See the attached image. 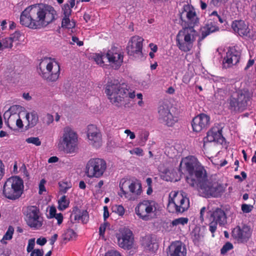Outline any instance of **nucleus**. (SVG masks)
I'll list each match as a JSON object with an SVG mask.
<instances>
[{"label":"nucleus","mask_w":256,"mask_h":256,"mask_svg":"<svg viewBox=\"0 0 256 256\" xmlns=\"http://www.w3.org/2000/svg\"><path fill=\"white\" fill-rule=\"evenodd\" d=\"M16 106H11L8 110H6L4 114V118L5 120H9L12 116H14V111L16 108Z\"/></svg>","instance_id":"obj_39"},{"label":"nucleus","mask_w":256,"mask_h":256,"mask_svg":"<svg viewBox=\"0 0 256 256\" xmlns=\"http://www.w3.org/2000/svg\"><path fill=\"white\" fill-rule=\"evenodd\" d=\"M202 236L200 234V231L194 230L192 232V238L194 244L198 245L201 240Z\"/></svg>","instance_id":"obj_40"},{"label":"nucleus","mask_w":256,"mask_h":256,"mask_svg":"<svg viewBox=\"0 0 256 256\" xmlns=\"http://www.w3.org/2000/svg\"><path fill=\"white\" fill-rule=\"evenodd\" d=\"M35 245L34 238H31L28 240V245L27 246L26 250L28 252H32L34 250Z\"/></svg>","instance_id":"obj_50"},{"label":"nucleus","mask_w":256,"mask_h":256,"mask_svg":"<svg viewBox=\"0 0 256 256\" xmlns=\"http://www.w3.org/2000/svg\"><path fill=\"white\" fill-rule=\"evenodd\" d=\"M26 119L28 122V126L32 128L36 125L38 122V116L36 112L32 110L28 112L26 116Z\"/></svg>","instance_id":"obj_28"},{"label":"nucleus","mask_w":256,"mask_h":256,"mask_svg":"<svg viewBox=\"0 0 256 256\" xmlns=\"http://www.w3.org/2000/svg\"><path fill=\"white\" fill-rule=\"evenodd\" d=\"M225 94V90L222 88H218L216 92L214 94V96L216 100H221Z\"/></svg>","instance_id":"obj_45"},{"label":"nucleus","mask_w":256,"mask_h":256,"mask_svg":"<svg viewBox=\"0 0 256 256\" xmlns=\"http://www.w3.org/2000/svg\"><path fill=\"white\" fill-rule=\"evenodd\" d=\"M158 120L168 126H172L178 120L177 117L174 116L170 112L168 104H162L158 108Z\"/></svg>","instance_id":"obj_14"},{"label":"nucleus","mask_w":256,"mask_h":256,"mask_svg":"<svg viewBox=\"0 0 256 256\" xmlns=\"http://www.w3.org/2000/svg\"><path fill=\"white\" fill-rule=\"evenodd\" d=\"M214 18H210L206 24L201 28V37L200 39L203 40L210 34L216 32L219 30L217 26V22L215 21Z\"/></svg>","instance_id":"obj_23"},{"label":"nucleus","mask_w":256,"mask_h":256,"mask_svg":"<svg viewBox=\"0 0 256 256\" xmlns=\"http://www.w3.org/2000/svg\"><path fill=\"white\" fill-rule=\"evenodd\" d=\"M232 27L234 32L240 36H247L250 31L248 24L242 20L233 22Z\"/></svg>","instance_id":"obj_26"},{"label":"nucleus","mask_w":256,"mask_h":256,"mask_svg":"<svg viewBox=\"0 0 256 256\" xmlns=\"http://www.w3.org/2000/svg\"><path fill=\"white\" fill-rule=\"evenodd\" d=\"M173 200L178 205V210L181 213L186 210L190 206L188 198L184 196L183 193H174L173 196Z\"/></svg>","instance_id":"obj_25"},{"label":"nucleus","mask_w":256,"mask_h":256,"mask_svg":"<svg viewBox=\"0 0 256 256\" xmlns=\"http://www.w3.org/2000/svg\"><path fill=\"white\" fill-rule=\"evenodd\" d=\"M106 56L111 66L114 69L118 68L122 63L123 56L116 48L108 50Z\"/></svg>","instance_id":"obj_20"},{"label":"nucleus","mask_w":256,"mask_h":256,"mask_svg":"<svg viewBox=\"0 0 256 256\" xmlns=\"http://www.w3.org/2000/svg\"><path fill=\"white\" fill-rule=\"evenodd\" d=\"M26 224L34 230H40L42 226L44 218L38 207L28 206L22 208Z\"/></svg>","instance_id":"obj_7"},{"label":"nucleus","mask_w":256,"mask_h":256,"mask_svg":"<svg viewBox=\"0 0 256 256\" xmlns=\"http://www.w3.org/2000/svg\"><path fill=\"white\" fill-rule=\"evenodd\" d=\"M230 210V207L228 206H221L220 208H213L209 212L210 222L208 224L209 230L213 236L214 234L217 230L218 225L220 226H224L227 224V214Z\"/></svg>","instance_id":"obj_5"},{"label":"nucleus","mask_w":256,"mask_h":256,"mask_svg":"<svg viewBox=\"0 0 256 256\" xmlns=\"http://www.w3.org/2000/svg\"><path fill=\"white\" fill-rule=\"evenodd\" d=\"M240 52L234 48L228 49L223 61V67L228 68L236 64L240 60Z\"/></svg>","instance_id":"obj_18"},{"label":"nucleus","mask_w":256,"mask_h":256,"mask_svg":"<svg viewBox=\"0 0 256 256\" xmlns=\"http://www.w3.org/2000/svg\"><path fill=\"white\" fill-rule=\"evenodd\" d=\"M72 214L75 220H81L84 224H86L89 220V215L86 210H80L78 206L72 208Z\"/></svg>","instance_id":"obj_27"},{"label":"nucleus","mask_w":256,"mask_h":256,"mask_svg":"<svg viewBox=\"0 0 256 256\" xmlns=\"http://www.w3.org/2000/svg\"><path fill=\"white\" fill-rule=\"evenodd\" d=\"M210 124V118L204 114H200L195 116L192 122L193 130L196 132H200L206 128Z\"/></svg>","instance_id":"obj_19"},{"label":"nucleus","mask_w":256,"mask_h":256,"mask_svg":"<svg viewBox=\"0 0 256 256\" xmlns=\"http://www.w3.org/2000/svg\"><path fill=\"white\" fill-rule=\"evenodd\" d=\"M122 192H142V185L140 180L135 178H124L120 182Z\"/></svg>","instance_id":"obj_15"},{"label":"nucleus","mask_w":256,"mask_h":256,"mask_svg":"<svg viewBox=\"0 0 256 256\" xmlns=\"http://www.w3.org/2000/svg\"><path fill=\"white\" fill-rule=\"evenodd\" d=\"M4 50L5 48H12L14 39L12 37L6 38L1 40Z\"/></svg>","instance_id":"obj_36"},{"label":"nucleus","mask_w":256,"mask_h":256,"mask_svg":"<svg viewBox=\"0 0 256 256\" xmlns=\"http://www.w3.org/2000/svg\"><path fill=\"white\" fill-rule=\"evenodd\" d=\"M112 212L118 214L120 216H122L125 213V209L122 205L116 204L112 206Z\"/></svg>","instance_id":"obj_37"},{"label":"nucleus","mask_w":256,"mask_h":256,"mask_svg":"<svg viewBox=\"0 0 256 256\" xmlns=\"http://www.w3.org/2000/svg\"><path fill=\"white\" fill-rule=\"evenodd\" d=\"M106 59V54L100 55V54H96L94 56V61L98 64H102L104 63V60Z\"/></svg>","instance_id":"obj_47"},{"label":"nucleus","mask_w":256,"mask_h":256,"mask_svg":"<svg viewBox=\"0 0 256 256\" xmlns=\"http://www.w3.org/2000/svg\"><path fill=\"white\" fill-rule=\"evenodd\" d=\"M76 24L74 21L70 20L69 16L64 17L62 22V28L70 29L74 28Z\"/></svg>","instance_id":"obj_33"},{"label":"nucleus","mask_w":256,"mask_h":256,"mask_svg":"<svg viewBox=\"0 0 256 256\" xmlns=\"http://www.w3.org/2000/svg\"><path fill=\"white\" fill-rule=\"evenodd\" d=\"M140 193H118L120 196L128 200H134L138 198Z\"/></svg>","instance_id":"obj_35"},{"label":"nucleus","mask_w":256,"mask_h":256,"mask_svg":"<svg viewBox=\"0 0 256 256\" xmlns=\"http://www.w3.org/2000/svg\"><path fill=\"white\" fill-rule=\"evenodd\" d=\"M56 214V208L54 206L50 207L49 211V218H54Z\"/></svg>","instance_id":"obj_56"},{"label":"nucleus","mask_w":256,"mask_h":256,"mask_svg":"<svg viewBox=\"0 0 256 256\" xmlns=\"http://www.w3.org/2000/svg\"><path fill=\"white\" fill-rule=\"evenodd\" d=\"M188 218H179L170 222V226L172 228V227H176L179 225L184 226L188 224Z\"/></svg>","instance_id":"obj_31"},{"label":"nucleus","mask_w":256,"mask_h":256,"mask_svg":"<svg viewBox=\"0 0 256 256\" xmlns=\"http://www.w3.org/2000/svg\"><path fill=\"white\" fill-rule=\"evenodd\" d=\"M146 182L148 187L146 192H152V179L150 178H148L146 180Z\"/></svg>","instance_id":"obj_55"},{"label":"nucleus","mask_w":256,"mask_h":256,"mask_svg":"<svg viewBox=\"0 0 256 256\" xmlns=\"http://www.w3.org/2000/svg\"><path fill=\"white\" fill-rule=\"evenodd\" d=\"M130 152L132 154H135L138 156H142L143 155L142 150L139 148H134L133 150H130Z\"/></svg>","instance_id":"obj_52"},{"label":"nucleus","mask_w":256,"mask_h":256,"mask_svg":"<svg viewBox=\"0 0 256 256\" xmlns=\"http://www.w3.org/2000/svg\"><path fill=\"white\" fill-rule=\"evenodd\" d=\"M71 8L70 7L68 4H64L62 8L64 11V16H70L72 13Z\"/></svg>","instance_id":"obj_48"},{"label":"nucleus","mask_w":256,"mask_h":256,"mask_svg":"<svg viewBox=\"0 0 256 256\" xmlns=\"http://www.w3.org/2000/svg\"><path fill=\"white\" fill-rule=\"evenodd\" d=\"M76 233L71 228L67 229L64 234V240H70L76 237Z\"/></svg>","instance_id":"obj_38"},{"label":"nucleus","mask_w":256,"mask_h":256,"mask_svg":"<svg viewBox=\"0 0 256 256\" xmlns=\"http://www.w3.org/2000/svg\"><path fill=\"white\" fill-rule=\"evenodd\" d=\"M142 244L144 248L149 251H154V250L158 246L156 244L153 242L152 238L150 236H146L143 238Z\"/></svg>","instance_id":"obj_29"},{"label":"nucleus","mask_w":256,"mask_h":256,"mask_svg":"<svg viewBox=\"0 0 256 256\" xmlns=\"http://www.w3.org/2000/svg\"><path fill=\"white\" fill-rule=\"evenodd\" d=\"M43 255L44 251L40 249L34 250L30 254V256H43Z\"/></svg>","instance_id":"obj_51"},{"label":"nucleus","mask_w":256,"mask_h":256,"mask_svg":"<svg viewBox=\"0 0 256 256\" xmlns=\"http://www.w3.org/2000/svg\"><path fill=\"white\" fill-rule=\"evenodd\" d=\"M252 230L250 226L242 224L234 228L231 232L233 240L238 243L246 242L251 237Z\"/></svg>","instance_id":"obj_12"},{"label":"nucleus","mask_w":256,"mask_h":256,"mask_svg":"<svg viewBox=\"0 0 256 256\" xmlns=\"http://www.w3.org/2000/svg\"><path fill=\"white\" fill-rule=\"evenodd\" d=\"M156 203L154 200H144L140 202L135 208V212L138 218L148 221L156 216Z\"/></svg>","instance_id":"obj_9"},{"label":"nucleus","mask_w":256,"mask_h":256,"mask_svg":"<svg viewBox=\"0 0 256 256\" xmlns=\"http://www.w3.org/2000/svg\"><path fill=\"white\" fill-rule=\"evenodd\" d=\"M46 182L44 179H42L40 183L39 184V192H42L44 191H46L45 187H44V184H46Z\"/></svg>","instance_id":"obj_59"},{"label":"nucleus","mask_w":256,"mask_h":256,"mask_svg":"<svg viewBox=\"0 0 256 256\" xmlns=\"http://www.w3.org/2000/svg\"><path fill=\"white\" fill-rule=\"evenodd\" d=\"M128 89L118 82L109 83L106 88V93L108 95L110 102L116 106H120L123 104L124 98L128 92Z\"/></svg>","instance_id":"obj_8"},{"label":"nucleus","mask_w":256,"mask_h":256,"mask_svg":"<svg viewBox=\"0 0 256 256\" xmlns=\"http://www.w3.org/2000/svg\"><path fill=\"white\" fill-rule=\"evenodd\" d=\"M60 192H66L70 188V186L65 182L60 183Z\"/></svg>","instance_id":"obj_54"},{"label":"nucleus","mask_w":256,"mask_h":256,"mask_svg":"<svg viewBox=\"0 0 256 256\" xmlns=\"http://www.w3.org/2000/svg\"><path fill=\"white\" fill-rule=\"evenodd\" d=\"M104 256H122L120 254L114 250H110L105 253Z\"/></svg>","instance_id":"obj_53"},{"label":"nucleus","mask_w":256,"mask_h":256,"mask_svg":"<svg viewBox=\"0 0 256 256\" xmlns=\"http://www.w3.org/2000/svg\"><path fill=\"white\" fill-rule=\"evenodd\" d=\"M124 133L126 134L128 136H129L131 140H133L136 138L134 132H131L130 130H124Z\"/></svg>","instance_id":"obj_61"},{"label":"nucleus","mask_w":256,"mask_h":256,"mask_svg":"<svg viewBox=\"0 0 256 256\" xmlns=\"http://www.w3.org/2000/svg\"><path fill=\"white\" fill-rule=\"evenodd\" d=\"M234 248L232 244L230 242H226L220 250V254L222 255L226 254L228 251Z\"/></svg>","instance_id":"obj_41"},{"label":"nucleus","mask_w":256,"mask_h":256,"mask_svg":"<svg viewBox=\"0 0 256 256\" xmlns=\"http://www.w3.org/2000/svg\"><path fill=\"white\" fill-rule=\"evenodd\" d=\"M168 256H186V249L184 245L180 242H172L169 246Z\"/></svg>","instance_id":"obj_24"},{"label":"nucleus","mask_w":256,"mask_h":256,"mask_svg":"<svg viewBox=\"0 0 256 256\" xmlns=\"http://www.w3.org/2000/svg\"><path fill=\"white\" fill-rule=\"evenodd\" d=\"M46 240L44 238H38L37 239V240H36L37 244H38L40 246H44L46 244Z\"/></svg>","instance_id":"obj_63"},{"label":"nucleus","mask_w":256,"mask_h":256,"mask_svg":"<svg viewBox=\"0 0 256 256\" xmlns=\"http://www.w3.org/2000/svg\"><path fill=\"white\" fill-rule=\"evenodd\" d=\"M108 224V222H104L102 225H101L99 228V233L100 236H103L104 234L106 226Z\"/></svg>","instance_id":"obj_57"},{"label":"nucleus","mask_w":256,"mask_h":256,"mask_svg":"<svg viewBox=\"0 0 256 256\" xmlns=\"http://www.w3.org/2000/svg\"><path fill=\"white\" fill-rule=\"evenodd\" d=\"M200 196L206 198H217L221 196V193H200Z\"/></svg>","instance_id":"obj_46"},{"label":"nucleus","mask_w":256,"mask_h":256,"mask_svg":"<svg viewBox=\"0 0 256 256\" xmlns=\"http://www.w3.org/2000/svg\"><path fill=\"white\" fill-rule=\"evenodd\" d=\"M14 229L12 226H10L7 230L6 233L3 236L2 238L0 240L1 242L3 244H6V240H10L12 238L14 234Z\"/></svg>","instance_id":"obj_34"},{"label":"nucleus","mask_w":256,"mask_h":256,"mask_svg":"<svg viewBox=\"0 0 256 256\" xmlns=\"http://www.w3.org/2000/svg\"><path fill=\"white\" fill-rule=\"evenodd\" d=\"M252 97V94L248 90H239L228 99V108L234 112H241L250 105Z\"/></svg>","instance_id":"obj_4"},{"label":"nucleus","mask_w":256,"mask_h":256,"mask_svg":"<svg viewBox=\"0 0 256 256\" xmlns=\"http://www.w3.org/2000/svg\"><path fill=\"white\" fill-rule=\"evenodd\" d=\"M206 211V208L205 206H203L201 208L200 210V218L202 222L204 220V214Z\"/></svg>","instance_id":"obj_62"},{"label":"nucleus","mask_w":256,"mask_h":256,"mask_svg":"<svg viewBox=\"0 0 256 256\" xmlns=\"http://www.w3.org/2000/svg\"><path fill=\"white\" fill-rule=\"evenodd\" d=\"M57 16L54 8L49 5L40 4L26 8L21 14V24L32 29L46 27Z\"/></svg>","instance_id":"obj_2"},{"label":"nucleus","mask_w":256,"mask_h":256,"mask_svg":"<svg viewBox=\"0 0 256 256\" xmlns=\"http://www.w3.org/2000/svg\"><path fill=\"white\" fill-rule=\"evenodd\" d=\"M104 221L109 217V212L107 206H104Z\"/></svg>","instance_id":"obj_60"},{"label":"nucleus","mask_w":256,"mask_h":256,"mask_svg":"<svg viewBox=\"0 0 256 256\" xmlns=\"http://www.w3.org/2000/svg\"><path fill=\"white\" fill-rule=\"evenodd\" d=\"M24 188L23 181L18 176H13L9 178L4 186L3 192L12 189L14 192L22 190Z\"/></svg>","instance_id":"obj_22"},{"label":"nucleus","mask_w":256,"mask_h":256,"mask_svg":"<svg viewBox=\"0 0 256 256\" xmlns=\"http://www.w3.org/2000/svg\"><path fill=\"white\" fill-rule=\"evenodd\" d=\"M54 218L57 220V224L58 225L62 223L64 218L63 215L62 214H57Z\"/></svg>","instance_id":"obj_58"},{"label":"nucleus","mask_w":256,"mask_h":256,"mask_svg":"<svg viewBox=\"0 0 256 256\" xmlns=\"http://www.w3.org/2000/svg\"><path fill=\"white\" fill-rule=\"evenodd\" d=\"M106 168V164L103 159L90 158L87 162L86 172L89 178H100L103 175Z\"/></svg>","instance_id":"obj_11"},{"label":"nucleus","mask_w":256,"mask_h":256,"mask_svg":"<svg viewBox=\"0 0 256 256\" xmlns=\"http://www.w3.org/2000/svg\"><path fill=\"white\" fill-rule=\"evenodd\" d=\"M42 120L44 124L49 126L54 122V117L52 114H46L43 116Z\"/></svg>","instance_id":"obj_42"},{"label":"nucleus","mask_w":256,"mask_h":256,"mask_svg":"<svg viewBox=\"0 0 256 256\" xmlns=\"http://www.w3.org/2000/svg\"><path fill=\"white\" fill-rule=\"evenodd\" d=\"M253 208L252 205L248 204H244L241 206V209L244 213L250 212L252 210Z\"/></svg>","instance_id":"obj_49"},{"label":"nucleus","mask_w":256,"mask_h":256,"mask_svg":"<svg viewBox=\"0 0 256 256\" xmlns=\"http://www.w3.org/2000/svg\"><path fill=\"white\" fill-rule=\"evenodd\" d=\"M186 16L188 21L186 24L182 29L179 31L176 36V44L180 50L188 52L192 48L194 42L196 40L197 32L194 29V26L198 24V18L195 12L190 10L188 6H184L183 10L180 14V18L183 21V18Z\"/></svg>","instance_id":"obj_3"},{"label":"nucleus","mask_w":256,"mask_h":256,"mask_svg":"<svg viewBox=\"0 0 256 256\" xmlns=\"http://www.w3.org/2000/svg\"><path fill=\"white\" fill-rule=\"evenodd\" d=\"M118 246L125 250H130L133 246L134 238L132 232L128 228L120 229L116 234Z\"/></svg>","instance_id":"obj_13"},{"label":"nucleus","mask_w":256,"mask_h":256,"mask_svg":"<svg viewBox=\"0 0 256 256\" xmlns=\"http://www.w3.org/2000/svg\"><path fill=\"white\" fill-rule=\"evenodd\" d=\"M26 142L28 144H32L36 146L41 145V141L38 137H30L26 140Z\"/></svg>","instance_id":"obj_43"},{"label":"nucleus","mask_w":256,"mask_h":256,"mask_svg":"<svg viewBox=\"0 0 256 256\" xmlns=\"http://www.w3.org/2000/svg\"><path fill=\"white\" fill-rule=\"evenodd\" d=\"M38 72L44 79L49 82H54L59 77L60 66L56 62L44 58L39 64Z\"/></svg>","instance_id":"obj_6"},{"label":"nucleus","mask_w":256,"mask_h":256,"mask_svg":"<svg viewBox=\"0 0 256 256\" xmlns=\"http://www.w3.org/2000/svg\"><path fill=\"white\" fill-rule=\"evenodd\" d=\"M70 204L68 199H67L65 196H62L58 200V208L60 210H63L66 208Z\"/></svg>","instance_id":"obj_32"},{"label":"nucleus","mask_w":256,"mask_h":256,"mask_svg":"<svg viewBox=\"0 0 256 256\" xmlns=\"http://www.w3.org/2000/svg\"><path fill=\"white\" fill-rule=\"evenodd\" d=\"M22 193H2L3 195L6 198L12 200H16L20 198Z\"/></svg>","instance_id":"obj_44"},{"label":"nucleus","mask_w":256,"mask_h":256,"mask_svg":"<svg viewBox=\"0 0 256 256\" xmlns=\"http://www.w3.org/2000/svg\"><path fill=\"white\" fill-rule=\"evenodd\" d=\"M87 136L90 143L96 148H99L102 144V136L99 130L94 125L88 127Z\"/></svg>","instance_id":"obj_21"},{"label":"nucleus","mask_w":256,"mask_h":256,"mask_svg":"<svg viewBox=\"0 0 256 256\" xmlns=\"http://www.w3.org/2000/svg\"><path fill=\"white\" fill-rule=\"evenodd\" d=\"M143 41L144 39L140 36H132L126 47L128 54L136 58H141Z\"/></svg>","instance_id":"obj_16"},{"label":"nucleus","mask_w":256,"mask_h":256,"mask_svg":"<svg viewBox=\"0 0 256 256\" xmlns=\"http://www.w3.org/2000/svg\"><path fill=\"white\" fill-rule=\"evenodd\" d=\"M77 142L76 134L70 128H65L62 136L60 139L58 145L67 153L71 154L75 152Z\"/></svg>","instance_id":"obj_10"},{"label":"nucleus","mask_w":256,"mask_h":256,"mask_svg":"<svg viewBox=\"0 0 256 256\" xmlns=\"http://www.w3.org/2000/svg\"><path fill=\"white\" fill-rule=\"evenodd\" d=\"M184 165L190 176H187V182L192 187L197 186L206 192H222L225 190L226 184L218 181L208 180L206 170L204 166L194 158H186L182 160L180 166Z\"/></svg>","instance_id":"obj_1"},{"label":"nucleus","mask_w":256,"mask_h":256,"mask_svg":"<svg viewBox=\"0 0 256 256\" xmlns=\"http://www.w3.org/2000/svg\"><path fill=\"white\" fill-rule=\"evenodd\" d=\"M224 140L222 135V129L218 126L212 127L208 132L206 136L204 138L203 147L205 148L206 144L208 142H215L218 144H222Z\"/></svg>","instance_id":"obj_17"},{"label":"nucleus","mask_w":256,"mask_h":256,"mask_svg":"<svg viewBox=\"0 0 256 256\" xmlns=\"http://www.w3.org/2000/svg\"><path fill=\"white\" fill-rule=\"evenodd\" d=\"M72 40L74 42H76L79 46H82L84 44L83 42L79 40L78 38L76 36H72Z\"/></svg>","instance_id":"obj_64"},{"label":"nucleus","mask_w":256,"mask_h":256,"mask_svg":"<svg viewBox=\"0 0 256 256\" xmlns=\"http://www.w3.org/2000/svg\"><path fill=\"white\" fill-rule=\"evenodd\" d=\"M167 210L170 213H181L178 210V205L174 202V200H173V198H170V196L168 203L167 206Z\"/></svg>","instance_id":"obj_30"}]
</instances>
